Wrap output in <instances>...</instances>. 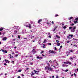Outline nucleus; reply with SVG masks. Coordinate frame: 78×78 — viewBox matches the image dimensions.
<instances>
[{
    "label": "nucleus",
    "instance_id": "nucleus-1",
    "mask_svg": "<svg viewBox=\"0 0 78 78\" xmlns=\"http://www.w3.org/2000/svg\"><path fill=\"white\" fill-rule=\"evenodd\" d=\"M47 69H48L49 71H52L53 70V68L49 66H46L45 67V70H47Z\"/></svg>",
    "mask_w": 78,
    "mask_h": 78
},
{
    "label": "nucleus",
    "instance_id": "nucleus-2",
    "mask_svg": "<svg viewBox=\"0 0 78 78\" xmlns=\"http://www.w3.org/2000/svg\"><path fill=\"white\" fill-rule=\"evenodd\" d=\"M73 33H74V32H75V29H76V27H73Z\"/></svg>",
    "mask_w": 78,
    "mask_h": 78
},
{
    "label": "nucleus",
    "instance_id": "nucleus-3",
    "mask_svg": "<svg viewBox=\"0 0 78 78\" xmlns=\"http://www.w3.org/2000/svg\"><path fill=\"white\" fill-rule=\"evenodd\" d=\"M34 73L36 74H37V75H38V73L37 72H39V71H37L35 70H34Z\"/></svg>",
    "mask_w": 78,
    "mask_h": 78
},
{
    "label": "nucleus",
    "instance_id": "nucleus-4",
    "mask_svg": "<svg viewBox=\"0 0 78 78\" xmlns=\"http://www.w3.org/2000/svg\"><path fill=\"white\" fill-rule=\"evenodd\" d=\"M6 39H7V37H5L3 38V41H6Z\"/></svg>",
    "mask_w": 78,
    "mask_h": 78
},
{
    "label": "nucleus",
    "instance_id": "nucleus-5",
    "mask_svg": "<svg viewBox=\"0 0 78 78\" xmlns=\"http://www.w3.org/2000/svg\"><path fill=\"white\" fill-rule=\"evenodd\" d=\"M5 61L6 62V63H9V61H8V60L6 59H5Z\"/></svg>",
    "mask_w": 78,
    "mask_h": 78
},
{
    "label": "nucleus",
    "instance_id": "nucleus-6",
    "mask_svg": "<svg viewBox=\"0 0 78 78\" xmlns=\"http://www.w3.org/2000/svg\"><path fill=\"white\" fill-rule=\"evenodd\" d=\"M41 21H42V19H40V20H38V23L40 24V23L41 22Z\"/></svg>",
    "mask_w": 78,
    "mask_h": 78
},
{
    "label": "nucleus",
    "instance_id": "nucleus-7",
    "mask_svg": "<svg viewBox=\"0 0 78 78\" xmlns=\"http://www.w3.org/2000/svg\"><path fill=\"white\" fill-rule=\"evenodd\" d=\"M29 25L28 27H29V28H31V25L29 24Z\"/></svg>",
    "mask_w": 78,
    "mask_h": 78
},
{
    "label": "nucleus",
    "instance_id": "nucleus-8",
    "mask_svg": "<svg viewBox=\"0 0 78 78\" xmlns=\"http://www.w3.org/2000/svg\"><path fill=\"white\" fill-rule=\"evenodd\" d=\"M50 53H54V54H55V51H51V52H50Z\"/></svg>",
    "mask_w": 78,
    "mask_h": 78
},
{
    "label": "nucleus",
    "instance_id": "nucleus-9",
    "mask_svg": "<svg viewBox=\"0 0 78 78\" xmlns=\"http://www.w3.org/2000/svg\"><path fill=\"white\" fill-rule=\"evenodd\" d=\"M69 36H71V37H73V34H71V35L70 34H69Z\"/></svg>",
    "mask_w": 78,
    "mask_h": 78
},
{
    "label": "nucleus",
    "instance_id": "nucleus-10",
    "mask_svg": "<svg viewBox=\"0 0 78 78\" xmlns=\"http://www.w3.org/2000/svg\"><path fill=\"white\" fill-rule=\"evenodd\" d=\"M59 41H58V42H57V44H58L57 45V46H60V43H59Z\"/></svg>",
    "mask_w": 78,
    "mask_h": 78
},
{
    "label": "nucleus",
    "instance_id": "nucleus-11",
    "mask_svg": "<svg viewBox=\"0 0 78 78\" xmlns=\"http://www.w3.org/2000/svg\"><path fill=\"white\" fill-rule=\"evenodd\" d=\"M35 51V49H34L32 51L33 52H34L35 53H36V51Z\"/></svg>",
    "mask_w": 78,
    "mask_h": 78
},
{
    "label": "nucleus",
    "instance_id": "nucleus-12",
    "mask_svg": "<svg viewBox=\"0 0 78 78\" xmlns=\"http://www.w3.org/2000/svg\"><path fill=\"white\" fill-rule=\"evenodd\" d=\"M64 64H68L69 63V61H68L67 62H64Z\"/></svg>",
    "mask_w": 78,
    "mask_h": 78
},
{
    "label": "nucleus",
    "instance_id": "nucleus-13",
    "mask_svg": "<svg viewBox=\"0 0 78 78\" xmlns=\"http://www.w3.org/2000/svg\"><path fill=\"white\" fill-rule=\"evenodd\" d=\"M3 30V27H1L0 28V31H2Z\"/></svg>",
    "mask_w": 78,
    "mask_h": 78
},
{
    "label": "nucleus",
    "instance_id": "nucleus-14",
    "mask_svg": "<svg viewBox=\"0 0 78 78\" xmlns=\"http://www.w3.org/2000/svg\"><path fill=\"white\" fill-rule=\"evenodd\" d=\"M72 18H73V17L71 16V17H70L69 18H68V19H69V20H71V19H72Z\"/></svg>",
    "mask_w": 78,
    "mask_h": 78
},
{
    "label": "nucleus",
    "instance_id": "nucleus-15",
    "mask_svg": "<svg viewBox=\"0 0 78 78\" xmlns=\"http://www.w3.org/2000/svg\"><path fill=\"white\" fill-rule=\"evenodd\" d=\"M46 42H47V40H46V39H44L43 43H45Z\"/></svg>",
    "mask_w": 78,
    "mask_h": 78
},
{
    "label": "nucleus",
    "instance_id": "nucleus-16",
    "mask_svg": "<svg viewBox=\"0 0 78 78\" xmlns=\"http://www.w3.org/2000/svg\"><path fill=\"white\" fill-rule=\"evenodd\" d=\"M69 59H70V60H72V59L73 60V58H72V57H70L69 58Z\"/></svg>",
    "mask_w": 78,
    "mask_h": 78
},
{
    "label": "nucleus",
    "instance_id": "nucleus-17",
    "mask_svg": "<svg viewBox=\"0 0 78 78\" xmlns=\"http://www.w3.org/2000/svg\"><path fill=\"white\" fill-rule=\"evenodd\" d=\"M74 23L75 24H76V23H78V22L77 21H74Z\"/></svg>",
    "mask_w": 78,
    "mask_h": 78
},
{
    "label": "nucleus",
    "instance_id": "nucleus-18",
    "mask_svg": "<svg viewBox=\"0 0 78 78\" xmlns=\"http://www.w3.org/2000/svg\"><path fill=\"white\" fill-rule=\"evenodd\" d=\"M34 36H33L31 37V39H33V38H34Z\"/></svg>",
    "mask_w": 78,
    "mask_h": 78
},
{
    "label": "nucleus",
    "instance_id": "nucleus-19",
    "mask_svg": "<svg viewBox=\"0 0 78 78\" xmlns=\"http://www.w3.org/2000/svg\"><path fill=\"white\" fill-rule=\"evenodd\" d=\"M15 33H16H16H17V32H18V31H19V30H17H17H15V31H14V32H15Z\"/></svg>",
    "mask_w": 78,
    "mask_h": 78
},
{
    "label": "nucleus",
    "instance_id": "nucleus-20",
    "mask_svg": "<svg viewBox=\"0 0 78 78\" xmlns=\"http://www.w3.org/2000/svg\"><path fill=\"white\" fill-rule=\"evenodd\" d=\"M14 28H16V29H17V26H14Z\"/></svg>",
    "mask_w": 78,
    "mask_h": 78
},
{
    "label": "nucleus",
    "instance_id": "nucleus-21",
    "mask_svg": "<svg viewBox=\"0 0 78 78\" xmlns=\"http://www.w3.org/2000/svg\"><path fill=\"white\" fill-rule=\"evenodd\" d=\"M34 75V73H33V72H32V74H31V76H33V75Z\"/></svg>",
    "mask_w": 78,
    "mask_h": 78
},
{
    "label": "nucleus",
    "instance_id": "nucleus-22",
    "mask_svg": "<svg viewBox=\"0 0 78 78\" xmlns=\"http://www.w3.org/2000/svg\"><path fill=\"white\" fill-rule=\"evenodd\" d=\"M56 37H57V38H60V37H58V35H56Z\"/></svg>",
    "mask_w": 78,
    "mask_h": 78
},
{
    "label": "nucleus",
    "instance_id": "nucleus-23",
    "mask_svg": "<svg viewBox=\"0 0 78 78\" xmlns=\"http://www.w3.org/2000/svg\"><path fill=\"white\" fill-rule=\"evenodd\" d=\"M63 28H64V30H65L66 28V26H65L63 27Z\"/></svg>",
    "mask_w": 78,
    "mask_h": 78
},
{
    "label": "nucleus",
    "instance_id": "nucleus-24",
    "mask_svg": "<svg viewBox=\"0 0 78 78\" xmlns=\"http://www.w3.org/2000/svg\"><path fill=\"white\" fill-rule=\"evenodd\" d=\"M37 59H40V57L39 56H37Z\"/></svg>",
    "mask_w": 78,
    "mask_h": 78
},
{
    "label": "nucleus",
    "instance_id": "nucleus-25",
    "mask_svg": "<svg viewBox=\"0 0 78 78\" xmlns=\"http://www.w3.org/2000/svg\"><path fill=\"white\" fill-rule=\"evenodd\" d=\"M22 72V70L21 69H19L18 70V72Z\"/></svg>",
    "mask_w": 78,
    "mask_h": 78
},
{
    "label": "nucleus",
    "instance_id": "nucleus-26",
    "mask_svg": "<svg viewBox=\"0 0 78 78\" xmlns=\"http://www.w3.org/2000/svg\"><path fill=\"white\" fill-rule=\"evenodd\" d=\"M44 53V51H42L41 52V54H42V53Z\"/></svg>",
    "mask_w": 78,
    "mask_h": 78
},
{
    "label": "nucleus",
    "instance_id": "nucleus-27",
    "mask_svg": "<svg viewBox=\"0 0 78 78\" xmlns=\"http://www.w3.org/2000/svg\"><path fill=\"white\" fill-rule=\"evenodd\" d=\"M72 27H69V30H71V29H72Z\"/></svg>",
    "mask_w": 78,
    "mask_h": 78
},
{
    "label": "nucleus",
    "instance_id": "nucleus-28",
    "mask_svg": "<svg viewBox=\"0 0 78 78\" xmlns=\"http://www.w3.org/2000/svg\"><path fill=\"white\" fill-rule=\"evenodd\" d=\"M30 58H33V55H30Z\"/></svg>",
    "mask_w": 78,
    "mask_h": 78
},
{
    "label": "nucleus",
    "instance_id": "nucleus-29",
    "mask_svg": "<svg viewBox=\"0 0 78 78\" xmlns=\"http://www.w3.org/2000/svg\"><path fill=\"white\" fill-rule=\"evenodd\" d=\"M39 42H38V44H41L40 43H41V40H39V41H38Z\"/></svg>",
    "mask_w": 78,
    "mask_h": 78
},
{
    "label": "nucleus",
    "instance_id": "nucleus-30",
    "mask_svg": "<svg viewBox=\"0 0 78 78\" xmlns=\"http://www.w3.org/2000/svg\"><path fill=\"white\" fill-rule=\"evenodd\" d=\"M75 20H76V21H77L78 20V18H76Z\"/></svg>",
    "mask_w": 78,
    "mask_h": 78
},
{
    "label": "nucleus",
    "instance_id": "nucleus-31",
    "mask_svg": "<svg viewBox=\"0 0 78 78\" xmlns=\"http://www.w3.org/2000/svg\"><path fill=\"white\" fill-rule=\"evenodd\" d=\"M18 37L19 39H20V35H18Z\"/></svg>",
    "mask_w": 78,
    "mask_h": 78
},
{
    "label": "nucleus",
    "instance_id": "nucleus-32",
    "mask_svg": "<svg viewBox=\"0 0 78 78\" xmlns=\"http://www.w3.org/2000/svg\"><path fill=\"white\" fill-rule=\"evenodd\" d=\"M55 17H57V16H59V15H55Z\"/></svg>",
    "mask_w": 78,
    "mask_h": 78
},
{
    "label": "nucleus",
    "instance_id": "nucleus-33",
    "mask_svg": "<svg viewBox=\"0 0 78 78\" xmlns=\"http://www.w3.org/2000/svg\"><path fill=\"white\" fill-rule=\"evenodd\" d=\"M50 22L51 23H52V24H54V22L53 21H52L51 22V21H50Z\"/></svg>",
    "mask_w": 78,
    "mask_h": 78
},
{
    "label": "nucleus",
    "instance_id": "nucleus-34",
    "mask_svg": "<svg viewBox=\"0 0 78 78\" xmlns=\"http://www.w3.org/2000/svg\"><path fill=\"white\" fill-rule=\"evenodd\" d=\"M56 30V28H55L54 30H53V31H55V30Z\"/></svg>",
    "mask_w": 78,
    "mask_h": 78
},
{
    "label": "nucleus",
    "instance_id": "nucleus-35",
    "mask_svg": "<svg viewBox=\"0 0 78 78\" xmlns=\"http://www.w3.org/2000/svg\"><path fill=\"white\" fill-rule=\"evenodd\" d=\"M8 51H7L5 50V53H7Z\"/></svg>",
    "mask_w": 78,
    "mask_h": 78
},
{
    "label": "nucleus",
    "instance_id": "nucleus-36",
    "mask_svg": "<svg viewBox=\"0 0 78 78\" xmlns=\"http://www.w3.org/2000/svg\"><path fill=\"white\" fill-rule=\"evenodd\" d=\"M1 51H2L3 52H4L5 51V50H3V49H2Z\"/></svg>",
    "mask_w": 78,
    "mask_h": 78
},
{
    "label": "nucleus",
    "instance_id": "nucleus-37",
    "mask_svg": "<svg viewBox=\"0 0 78 78\" xmlns=\"http://www.w3.org/2000/svg\"><path fill=\"white\" fill-rule=\"evenodd\" d=\"M68 71H69V70H67V69H66V70H65V72H68Z\"/></svg>",
    "mask_w": 78,
    "mask_h": 78
},
{
    "label": "nucleus",
    "instance_id": "nucleus-38",
    "mask_svg": "<svg viewBox=\"0 0 78 78\" xmlns=\"http://www.w3.org/2000/svg\"><path fill=\"white\" fill-rule=\"evenodd\" d=\"M71 26H73L74 25V23H72L71 24Z\"/></svg>",
    "mask_w": 78,
    "mask_h": 78
},
{
    "label": "nucleus",
    "instance_id": "nucleus-39",
    "mask_svg": "<svg viewBox=\"0 0 78 78\" xmlns=\"http://www.w3.org/2000/svg\"><path fill=\"white\" fill-rule=\"evenodd\" d=\"M4 66H7V64H6V63H4Z\"/></svg>",
    "mask_w": 78,
    "mask_h": 78
},
{
    "label": "nucleus",
    "instance_id": "nucleus-40",
    "mask_svg": "<svg viewBox=\"0 0 78 78\" xmlns=\"http://www.w3.org/2000/svg\"><path fill=\"white\" fill-rule=\"evenodd\" d=\"M69 64H70V65H71V64H72V63H71V62H70L69 61Z\"/></svg>",
    "mask_w": 78,
    "mask_h": 78
},
{
    "label": "nucleus",
    "instance_id": "nucleus-41",
    "mask_svg": "<svg viewBox=\"0 0 78 78\" xmlns=\"http://www.w3.org/2000/svg\"><path fill=\"white\" fill-rule=\"evenodd\" d=\"M57 49H56V47H55V50H56Z\"/></svg>",
    "mask_w": 78,
    "mask_h": 78
},
{
    "label": "nucleus",
    "instance_id": "nucleus-42",
    "mask_svg": "<svg viewBox=\"0 0 78 78\" xmlns=\"http://www.w3.org/2000/svg\"><path fill=\"white\" fill-rule=\"evenodd\" d=\"M62 66V67H65V65H64V64H63Z\"/></svg>",
    "mask_w": 78,
    "mask_h": 78
},
{
    "label": "nucleus",
    "instance_id": "nucleus-43",
    "mask_svg": "<svg viewBox=\"0 0 78 78\" xmlns=\"http://www.w3.org/2000/svg\"><path fill=\"white\" fill-rule=\"evenodd\" d=\"M48 44L50 45H51V43H48Z\"/></svg>",
    "mask_w": 78,
    "mask_h": 78
},
{
    "label": "nucleus",
    "instance_id": "nucleus-44",
    "mask_svg": "<svg viewBox=\"0 0 78 78\" xmlns=\"http://www.w3.org/2000/svg\"><path fill=\"white\" fill-rule=\"evenodd\" d=\"M51 36L50 35L49 36V37L50 38H51Z\"/></svg>",
    "mask_w": 78,
    "mask_h": 78
},
{
    "label": "nucleus",
    "instance_id": "nucleus-45",
    "mask_svg": "<svg viewBox=\"0 0 78 78\" xmlns=\"http://www.w3.org/2000/svg\"><path fill=\"white\" fill-rule=\"evenodd\" d=\"M67 38H68V39H70V37L68 36H67Z\"/></svg>",
    "mask_w": 78,
    "mask_h": 78
},
{
    "label": "nucleus",
    "instance_id": "nucleus-46",
    "mask_svg": "<svg viewBox=\"0 0 78 78\" xmlns=\"http://www.w3.org/2000/svg\"><path fill=\"white\" fill-rule=\"evenodd\" d=\"M15 56H16V57L18 56V54L16 55H15Z\"/></svg>",
    "mask_w": 78,
    "mask_h": 78
},
{
    "label": "nucleus",
    "instance_id": "nucleus-47",
    "mask_svg": "<svg viewBox=\"0 0 78 78\" xmlns=\"http://www.w3.org/2000/svg\"><path fill=\"white\" fill-rule=\"evenodd\" d=\"M69 42H70V41H67V43H69Z\"/></svg>",
    "mask_w": 78,
    "mask_h": 78
},
{
    "label": "nucleus",
    "instance_id": "nucleus-48",
    "mask_svg": "<svg viewBox=\"0 0 78 78\" xmlns=\"http://www.w3.org/2000/svg\"><path fill=\"white\" fill-rule=\"evenodd\" d=\"M74 76H76V74H75V73H74Z\"/></svg>",
    "mask_w": 78,
    "mask_h": 78
},
{
    "label": "nucleus",
    "instance_id": "nucleus-49",
    "mask_svg": "<svg viewBox=\"0 0 78 78\" xmlns=\"http://www.w3.org/2000/svg\"><path fill=\"white\" fill-rule=\"evenodd\" d=\"M49 52H50H50H51V50H50L49 51Z\"/></svg>",
    "mask_w": 78,
    "mask_h": 78
},
{
    "label": "nucleus",
    "instance_id": "nucleus-50",
    "mask_svg": "<svg viewBox=\"0 0 78 78\" xmlns=\"http://www.w3.org/2000/svg\"><path fill=\"white\" fill-rule=\"evenodd\" d=\"M42 56H45V55H44V54H42Z\"/></svg>",
    "mask_w": 78,
    "mask_h": 78
},
{
    "label": "nucleus",
    "instance_id": "nucleus-51",
    "mask_svg": "<svg viewBox=\"0 0 78 78\" xmlns=\"http://www.w3.org/2000/svg\"><path fill=\"white\" fill-rule=\"evenodd\" d=\"M46 72H47V73H48V71H46Z\"/></svg>",
    "mask_w": 78,
    "mask_h": 78
},
{
    "label": "nucleus",
    "instance_id": "nucleus-52",
    "mask_svg": "<svg viewBox=\"0 0 78 78\" xmlns=\"http://www.w3.org/2000/svg\"><path fill=\"white\" fill-rule=\"evenodd\" d=\"M40 59H42V58H43L42 57H40Z\"/></svg>",
    "mask_w": 78,
    "mask_h": 78
},
{
    "label": "nucleus",
    "instance_id": "nucleus-53",
    "mask_svg": "<svg viewBox=\"0 0 78 78\" xmlns=\"http://www.w3.org/2000/svg\"><path fill=\"white\" fill-rule=\"evenodd\" d=\"M17 48V47L16 46H15L14 48L16 49Z\"/></svg>",
    "mask_w": 78,
    "mask_h": 78
},
{
    "label": "nucleus",
    "instance_id": "nucleus-54",
    "mask_svg": "<svg viewBox=\"0 0 78 78\" xmlns=\"http://www.w3.org/2000/svg\"><path fill=\"white\" fill-rule=\"evenodd\" d=\"M70 52H73V51L72 50H70Z\"/></svg>",
    "mask_w": 78,
    "mask_h": 78
},
{
    "label": "nucleus",
    "instance_id": "nucleus-55",
    "mask_svg": "<svg viewBox=\"0 0 78 78\" xmlns=\"http://www.w3.org/2000/svg\"><path fill=\"white\" fill-rule=\"evenodd\" d=\"M18 78H20V76H18Z\"/></svg>",
    "mask_w": 78,
    "mask_h": 78
},
{
    "label": "nucleus",
    "instance_id": "nucleus-56",
    "mask_svg": "<svg viewBox=\"0 0 78 78\" xmlns=\"http://www.w3.org/2000/svg\"><path fill=\"white\" fill-rule=\"evenodd\" d=\"M56 78H59V77L58 76H57Z\"/></svg>",
    "mask_w": 78,
    "mask_h": 78
},
{
    "label": "nucleus",
    "instance_id": "nucleus-57",
    "mask_svg": "<svg viewBox=\"0 0 78 78\" xmlns=\"http://www.w3.org/2000/svg\"><path fill=\"white\" fill-rule=\"evenodd\" d=\"M12 54L13 55H14L15 54V53H14V52H13L12 53Z\"/></svg>",
    "mask_w": 78,
    "mask_h": 78
},
{
    "label": "nucleus",
    "instance_id": "nucleus-58",
    "mask_svg": "<svg viewBox=\"0 0 78 78\" xmlns=\"http://www.w3.org/2000/svg\"><path fill=\"white\" fill-rule=\"evenodd\" d=\"M9 57H10V58L11 59V58H12V57H11V56H10Z\"/></svg>",
    "mask_w": 78,
    "mask_h": 78
},
{
    "label": "nucleus",
    "instance_id": "nucleus-59",
    "mask_svg": "<svg viewBox=\"0 0 78 78\" xmlns=\"http://www.w3.org/2000/svg\"><path fill=\"white\" fill-rule=\"evenodd\" d=\"M29 69V68H27L26 70H28Z\"/></svg>",
    "mask_w": 78,
    "mask_h": 78
},
{
    "label": "nucleus",
    "instance_id": "nucleus-60",
    "mask_svg": "<svg viewBox=\"0 0 78 78\" xmlns=\"http://www.w3.org/2000/svg\"><path fill=\"white\" fill-rule=\"evenodd\" d=\"M28 26H28V25H26V27H28Z\"/></svg>",
    "mask_w": 78,
    "mask_h": 78
},
{
    "label": "nucleus",
    "instance_id": "nucleus-61",
    "mask_svg": "<svg viewBox=\"0 0 78 78\" xmlns=\"http://www.w3.org/2000/svg\"><path fill=\"white\" fill-rule=\"evenodd\" d=\"M54 77H55V76H52V78H54Z\"/></svg>",
    "mask_w": 78,
    "mask_h": 78
},
{
    "label": "nucleus",
    "instance_id": "nucleus-62",
    "mask_svg": "<svg viewBox=\"0 0 78 78\" xmlns=\"http://www.w3.org/2000/svg\"><path fill=\"white\" fill-rule=\"evenodd\" d=\"M60 47H61V48H62V45L61 46H60Z\"/></svg>",
    "mask_w": 78,
    "mask_h": 78
},
{
    "label": "nucleus",
    "instance_id": "nucleus-63",
    "mask_svg": "<svg viewBox=\"0 0 78 78\" xmlns=\"http://www.w3.org/2000/svg\"><path fill=\"white\" fill-rule=\"evenodd\" d=\"M66 31H65V32L64 33V34H66Z\"/></svg>",
    "mask_w": 78,
    "mask_h": 78
},
{
    "label": "nucleus",
    "instance_id": "nucleus-64",
    "mask_svg": "<svg viewBox=\"0 0 78 78\" xmlns=\"http://www.w3.org/2000/svg\"><path fill=\"white\" fill-rule=\"evenodd\" d=\"M77 72H78V69H77Z\"/></svg>",
    "mask_w": 78,
    "mask_h": 78
}]
</instances>
